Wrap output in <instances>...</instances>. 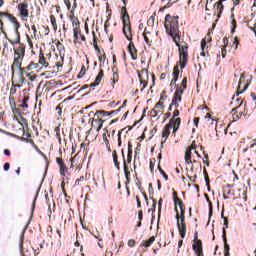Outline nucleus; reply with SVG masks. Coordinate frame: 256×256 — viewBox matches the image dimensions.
Masks as SVG:
<instances>
[{"mask_svg": "<svg viewBox=\"0 0 256 256\" xmlns=\"http://www.w3.org/2000/svg\"><path fill=\"white\" fill-rule=\"evenodd\" d=\"M181 125V118H172L170 123L167 124L164 129H179Z\"/></svg>", "mask_w": 256, "mask_h": 256, "instance_id": "11", "label": "nucleus"}, {"mask_svg": "<svg viewBox=\"0 0 256 256\" xmlns=\"http://www.w3.org/2000/svg\"><path fill=\"white\" fill-rule=\"evenodd\" d=\"M225 1L227 0H219L215 5H214V9H216V11L218 12L217 17L219 19V17H221V13H223V3H225Z\"/></svg>", "mask_w": 256, "mask_h": 256, "instance_id": "17", "label": "nucleus"}, {"mask_svg": "<svg viewBox=\"0 0 256 256\" xmlns=\"http://www.w3.org/2000/svg\"><path fill=\"white\" fill-rule=\"evenodd\" d=\"M216 131V136L221 137L222 135H227L229 132V129H222V130H215Z\"/></svg>", "mask_w": 256, "mask_h": 256, "instance_id": "41", "label": "nucleus"}, {"mask_svg": "<svg viewBox=\"0 0 256 256\" xmlns=\"http://www.w3.org/2000/svg\"><path fill=\"white\" fill-rule=\"evenodd\" d=\"M206 119H208V122L210 123V129H217V125H219V122L217 121V119H213L211 118V114L207 113L206 114Z\"/></svg>", "mask_w": 256, "mask_h": 256, "instance_id": "19", "label": "nucleus"}, {"mask_svg": "<svg viewBox=\"0 0 256 256\" xmlns=\"http://www.w3.org/2000/svg\"><path fill=\"white\" fill-rule=\"evenodd\" d=\"M243 199L244 202L247 201V190L242 191V195L239 194L238 196H235L234 199Z\"/></svg>", "mask_w": 256, "mask_h": 256, "instance_id": "36", "label": "nucleus"}, {"mask_svg": "<svg viewBox=\"0 0 256 256\" xmlns=\"http://www.w3.org/2000/svg\"><path fill=\"white\" fill-rule=\"evenodd\" d=\"M148 25H155V13L154 15L150 16L148 20Z\"/></svg>", "mask_w": 256, "mask_h": 256, "instance_id": "52", "label": "nucleus"}, {"mask_svg": "<svg viewBox=\"0 0 256 256\" xmlns=\"http://www.w3.org/2000/svg\"><path fill=\"white\" fill-rule=\"evenodd\" d=\"M25 239V236L22 234L20 237V243H19V247H20V252L22 254V256H25V254H23V241Z\"/></svg>", "mask_w": 256, "mask_h": 256, "instance_id": "44", "label": "nucleus"}, {"mask_svg": "<svg viewBox=\"0 0 256 256\" xmlns=\"http://www.w3.org/2000/svg\"><path fill=\"white\" fill-rule=\"evenodd\" d=\"M183 208H185V204L183 203V200H181L180 198H175L174 210L176 215H179V209H183Z\"/></svg>", "mask_w": 256, "mask_h": 256, "instance_id": "15", "label": "nucleus"}, {"mask_svg": "<svg viewBox=\"0 0 256 256\" xmlns=\"http://www.w3.org/2000/svg\"><path fill=\"white\" fill-rule=\"evenodd\" d=\"M131 159H133V145H131V143H129L128 144L127 163H131Z\"/></svg>", "mask_w": 256, "mask_h": 256, "instance_id": "23", "label": "nucleus"}, {"mask_svg": "<svg viewBox=\"0 0 256 256\" xmlns=\"http://www.w3.org/2000/svg\"><path fill=\"white\" fill-rule=\"evenodd\" d=\"M9 43H11V45H19V47L23 45V43H21V35L16 36V40L14 42L13 40H9Z\"/></svg>", "mask_w": 256, "mask_h": 256, "instance_id": "34", "label": "nucleus"}, {"mask_svg": "<svg viewBox=\"0 0 256 256\" xmlns=\"http://www.w3.org/2000/svg\"><path fill=\"white\" fill-rule=\"evenodd\" d=\"M155 162H156L155 158L150 159V171L152 172L155 169Z\"/></svg>", "mask_w": 256, "mask_h": 256, "instance_id": "50", "label": "nucleus"}, {"mask_svg": "<svg viewBox=\"0 0 256 256\" xmlns=\"http://www.w3.org/2000/svg\"><path fill=\"white\" fill-rule=\"evenodd\" d=\"M94 133V135H93ZM99 135V129H96L95 132L93 130H88L86 132V137H91L92 139H97V136Z\"/></svg>", "mask_w": 256, "mask_h": 256, "instance_id": "25", "label": "nucleus"}, {"mask_svg": "<svg viewBox=\"0 0 256 256\" xmlns=\"http://www.w3.org/2000/svg\"><path fill=\"white\" fill-rule=\"evenodd\" d=\"M167 92L163 91L160 96V101H167Z\"/></svg>", "mask_w": 256, "mask_h": 256, "instance_id": "59", "label": "nucleus"}, {"mask_svg": "<svg viewBox=\"0 0 256 256\" xmlns=\"http://www.w3.org/2000/svg\"><path fill=\"white\" fill-rule=\"evenodd\" d=\"M185 163L186 165H193V163H197V159L193 156L191 149H187L185 152Z\"/></svg>", "mask_w": 256, "mask_h": 256, "instance_id": "9", "label": "nucleus"}, {"mask_svg": "<svg viewBox=\"0 0 256 256\" xmlns=\"http://www.w3.org/2000/svg\"><path fill=\"white\" fill-rule=\"evenodd\" d=\"M22 133V137H18L16 135H14V137H17L18 139H20L21 141H26V143H30V145H32V147H35V141H33V139H29L31 138V132H29V129H22L21 130Z\"/></svg>", "mask_w": 256, "mask_h": 256, "instance_id": "7", "label": "nucleus"}, {"mask_svg": "<svg viewBox=\"0 0 256 256\" xmlns=\"http://www.w3.org/2000/svg\"><path fill=\"white\" fill-rule=\"evenodd\" d=\"M56 163H57L59 166L65 164V162L63 161V158H59V157L56 158Z\"/></svg>", "mask_w": 256, "mask_h": 256, "instance_id": "63", "label": "nucleus"}, {"mask_svg": "<svg viewBox=\"0 0 256 256\" xmlns=\"http://www.w3.org/2000/svg\"><path fill=\"white\" fill-rule=\"evenodd\" d=\"M180 87H182L183 89H187V77L183 78Z\"/></svg>", "mask_w": 256, "mask_h": 256, "instance_id": "56", "label": "nucleus"}, {"mask_svg": "<svg viewBox=\"0 0 256 256\" xmlns=\"http://www.w3.org/2000/svg\"><path fill=\"white\" fill-rule=\"evenodd\" d=\"M176 220L179 235L181 239H185V235H187V222H185V219H179V214H176Z\"/></svg>", "mask_w": 256, "mask_h": 256, "instance_id": "5", "label": "nucleus"}, {"mask_svg": "<svg viewBox=\"0 0 256 256\" xmlns=\"http://www.w3.org/2000/svg\"><path fill=\"white\" fill-rule=\"evenodd\" d=\"M187 149H190V151H196L197 144L195 143V141H193L192 144Z\"/></svg>", "mask_w": 256, "mask_h": 256, "instance_id": "53", "label": "nucleus"}, {"mask_svg": "<svg viewBox=\"0 0 256 256\" xmlns=\"http://www.w3.org/2000/svg\"><path fill=\"white\" fill-rule=\"evenodd\" d=\"M75 9H77V1L74 0V3H73V6H72V9L70 11L71 15H75Z\"/></svg>", "mask_w": 256, "mask_h": 256, "instance_id": "55", "label": "nucleus"}, {"mask_svg": "<svg viewBox=\"0 0 256 256\" xmlns=\"http://www.w3.org/2000/svg\"><path fill=\"white\" fill-rule=\"evenodd\" d=\"M204 177H205L206 185L208 187V191H210L211 185L209 184V174H207V170L205 168H204Z\"/></svg>", "mask_w": 256, "mask_h": 256, "instance_id": "42", "label": "nucleus"}, {"mask_svg": "<svg viewBox=\"0 0 256 256\" xmlns=\"http://www.w3.org/2000/svg\"><path fill=\"white\" fill-rule=\"evenodd\" d=\"M205 47H207V41L202 40L201 41V50H202V52L200 53L201 57H205Z\"/></svg>", "mask_w": 256, "mask_h": 256, "instance_id": "39", "label": "nucleus"}, {"mask_svg": "<svg viewBox=\"0 0 256 256\" xmlns=\"http://www.w3.org/2000/svg\"><path fill=\"white\" fill-rule=\"evenodd\" d=\"M39 67V64L35 63V62H31L27 67L26 70L27 71H33V69H37Z\"/></svg>", "mask_w": 256, "mask_h": 256, "instance_id": "37", "label": "nucleus"}, {"mask_svg": "<svg viewBox=\"0 0 256 256\" xmlns=\"http://www.w3.org/2000/svg\"><path fill=\"white\" fill-rule=\"evenodd\" d=\"M159 113H161V110L152 109L150 112V116L157 117V115H159Z\"/></svg>", "mask_w": 256, "mask_h": 256, "instance_id": "46", "label": "nucleus"}, {"mask_svg": "<svg viewBox=\"0 0 256 256\" xmlns=\"http://www.w3.org/2000/svg\"><path fill=\"white\" fill-rule=\"evenodd\" d=\"M128 51L131 55V58L133 61H137V48H135V44L133 42H130L128 45Z\"/></svg>", "mask_w": 256, "mask_h": 256, "instance_id": "13", "label": "nucleus"}, {"mask_svg": "<svg viewBox=\"0 0 256 256\" xmlns=\"http://www.w3.org/2000/svg\"><path fill=\"white\" fill-rule=\"evenodd\" d=\"M173 76L179 77V65L174 66Z\"/></svg>", "mask_w": 256, "mask_h": 256, "instance_id": "57", "label": "nucleus"}, {"mask_svg": "<svg viewBox=\"0 0 256 256\" xmlns=\"http://www.w3.org/2000/svg\"><path fill=\"white\" fill-rule=\"evenodd\" d=\"M39 63L44 67H47V65H49L47 61H45V56L42 54V52H40V55H39Z\"/></svg>", "mask_w": 256, "mask_h": 256, "instance_id": "33", "label": "nucleus"}, {"mask_svg": "<svg viewBox=\"0 0 256 256\" xmlns=\"http://www.w3.org/2000/svg\"><path fill=\"white\" fill-rule=\"evenodd\" d=\"M158 171L162 174L165 181H169V176L163 171V168H161V162L158 163Z\"/></svg>", "mask_w": 256, "mask_h": 256, "instance_id": "28", "label": "nucleus"}, {"mask_svg": "<svg viewBox=\"0 0 256 256\" xmlns=\"http://www.w3.org/2000/svg\"><path fill=\"white\" fill-rule=\"evenodd\" d=\"M50 21H51V25L52 27H55V25H57V20L55 19V16H50Z\"/></svg>", "mask_w": 256, "mask_h": 256, "instance_id": "61", "label": "nucleus"}, {"mask_svg": "<svg viewBox=\"0 0 256 256\" xmlns=\"http://www.w3.org/2000/svg\"><path fill=\"white\" fill-rule=\"evenodd\" d=\"M20 79H19V83H21L23 85V83H27V79H25V76L23 74H19Z\"/></svg>", "mask_w": 256, "mask_h": 256, "instance_id": "60", "label": "nucleus"}, {"mask_svg": "<svg viewBox=\"0 0 256 256\" xmlns=\"http://www.w3.org/2000/svg\"><path fill=\"white\" fill-rule=\"evenodd\" d=\"M27 101H29V96H24L20 107H22L23 109H29V105L27 104Z\"/></svg>", "mask_w": 256, "mask_h": 256, "instance_id": "30", "label": "nucleus"}, {"mask_svg": "<svg viewBox=\"0 0 256 256\" xmlns=\"http://www.w3.org/2000/svg\"><path fill=\"white\" fill-rule=\"evenodd\" d=\"M179 16L172 17L171 14H167L164 21V27L168 35L173 38L175 45L179 46L181 41V32L179 31Z\"/></svg>", "mask_w": 256, "mask_h": 256, "instance_id": "1", "label": "nucleus"}, {"mask_svg": "<svg viewBox=\"0 0 256 256\" xmlns=\"http://www.w3.org/2000/svg\"><path fill=\"white\" fill-rule=\"evenodd\" d=\"M101 115L102 117H111V113H109L108 111H105V110L96 111L92 121V127H94V129H101L103 127L104 121L103 119H101Z\"/></svg>", "mask_w": 256, "mask_h": 256, "instance_id": "4", "label": "nucleus"}, {"mask_svg": "<svg viewBox=\"0 0 256 256\" xmlns=\"http://www.w3.org/2000/svg\"><path fill=\"white\" fill-rule=\"evenodd\" d=\"M27 7H29V4L27 2H23L18 5V9L22 17H29V10L27 9Z\"/></svg>", "mask_w": 256, "mask_h": 256, "instance_id": "12", "label": "nucleus"}, {"mask_svg": "<svg viewBox=\"0 0 256 256\" xmlns=\"http://www.w3.org/2000/svg\"><path fill=\"white\" fill-rule=\"evenodd\" d=\"M6 17L9 19V21H11V23H14L17 21V18H15V16H13V14H6Z\"/></svg>", "mask_w": 256, "mask_h": 256, "instance_id": "47", "label": "nucleus"}, {"mask_svg": "<svg viewBox=\"0 0 256 256\" xmlns=\"http://www.w3.org/2000/svg\"><path fill=\"white\" fill-rule=\"evenodd\" d=\"M135 243L136 242L133 239L128 240V247H133L135 245Z\"/></svg>", "mask_w": 256, "mask_h": 256, "instance_id": "64", "label": "nucleus"}, {"mask_svg": "<svg viewBox=\"0 0 256 256\" xmlns=\"http://www.w3.org/2000/svg\"><path fill=\"white\" fill-rule=\"evenodd\" d=\"M74 43L77 44L79 40V35H81V29L79 27L74 28Z\"/></svg>", "mask_w": 256, "mask_h": 256, "instance_id": "26", "label": "nucleus"}, {"mask_svg": "<svg viewBox=\"0 0 256 256\" xmlns=\"http://www.w3.org/2000/svg\"><path fill=\"white\" fill-rule=\"evenodd\" d=\"M155 243V236L150 237L148 240H143L140 247H151Z\"/></svg>", "mask_w": 256, "mask_h": 256, "instance_id": "20", "label": "nucleus"}, {"mask_svg": "<svg viewBox=\"0 0 256 256\" xmlns=\"http://www.w3.org/2000/svg\"><path fill=\"white\" fill-rule=\"evenodd\" d=\"M222 239L224 241V256H229V244H227V230L223 228Z\"/></svg>", "mask_w": 256, "mask_h": 256, "instance_id": "14", "label": "nucleus"}, {"mask_svg": "<svg viewBox=\"0 0 256 256\" xmlns=\"http://www.w3.org/2000/svg\"><path fill=\"white\" fill-rule=\"evenodd\" d=\"M181 101H182V97L173 96L171 105L177 109L179 107V103H181Z\"/></svg>", "mask_w": 256, "mask_h": 256, "instance_id": "24", "label": "nucleus"}, {"mask_svg": "<svg viewBox=\"0 0 256 256\" xmlns=\"http://www.w3.org/2000/svg\"><path fill=\"white\" fill-rule=\"evenodd\" d=\"M55 45L59 53H62V51H65V46L61 42H59V40L56 41Z\"/></svg>", "mask_w": 256, "mask_h": 256, "instance_id": "40", "label": "nucleus"}, {"mask_svg": "<svg viewBox=\"0 0 256 256\" xmlns=\"http://www.w3.org/2000/svg\"><path fill=\"white\" fill-rule=\"evenodd\" d=\"M86 71H87V68H85V66H82L79 74L77 75V79H83V77H85Z\"/></svg>", "mask_w": 256, "mask_h": 256, "instance_id": "38", "label": "nucleus"}, {"mask_svg": "<svg viewBox=\"0 0 256 256\" xmlns=\"http://www.w3.org/2000/svg\"><path fill=\"white\" fill-rule=\"evenodd\" d=\"M103 77H104L103 70H100L94 82H96L97 85H99L101 81H103Z\"/></svg>", "mask_w": 256, "mask_h": 256, "instance_id": "29", "label": "nucleus"}, {"mask_svg": "<svg viewBox=\"0 0 256 256\" xmlns=\"http://www.w3.org/2000/svg\"><path fill=\"white\" fill-rule=\"evenodd\" d=\"M122 159L124 165V175L126 177L127 183L131 181V172L129 171V166L127 165V160H125V152L122 150Z\"/></svg>", "mask_w": 256, "mask_h": 256, "instance_id": "10", "label": "nucleus"}, {"mask_svg": "<svg viewBox=\"0 0 256 256\" xmlns=\"http://www.w3.org/2000/svg\"><path fill=\"white\" fill-rule=\"evenodd\" d=\"M223 43H224V48H222L221 53H222V57L225 58V55H227V49H225V47L229 45V40L227 38H224Z\"/></svg>", "mask_w": 256, "mask_h": 256, "instance_id": "27", "label": "nucleus"}, {"mask_svg": "<svg viewBox=\"0 0 256 256\" xmlns=\"http://www.w3.org/2000/svg\"><path fill=\"white\" fill-rule=\"evenodd\" d=\"M184 91H185V89H183L181 86L177 87L173 97H181V95H183Z\"/></svg>", "mask_w": 256, "mask_h": 256, "instance_id": "32", "label": "nucleus"}, {"mask_svg": "<svg viewBox=\"0 0 256 256\" xmlns=\"http://www.w3.org/2000/svg\"><path fill=\"white\" fill-rule=\"evenodd\" d=\"M235 29H237V21L235 19L232 20V28L231 33L235 32Z\"/></svg>", "mask_w": 256, "mask_h": 256, "instance_id": "54", "label": "nucleus"}, {"mask_svg": "<svg viewBox=\"0 0 256 256\" xmlns=\"http://www.w3.org/2000/svg\"><path fill=\"white\" fill-rule=\"evenodd\" d=\"M179 219H185V207L180 208Z\"/></svg>", "mask_w": 256, "mask_h": 256, "instance_id": "51", "label": "nucleus"}, {"mask_svg": "<svg viewBox=\"0 0 256 256\" xmlns=\"http://www.w3.org/2000/svg\"><path fill=\"white\" fill-rule=\"evenodd\" d=\"M176 47H178L180 62L187 63L189 57V53L187 52V50L189 49V47L187 45L183 46L181 44L176 45Z\"/></svg>", "mask_w": 256, "mask_h": 256, "instance_id": "6", "label": "nucleus"}, {"mask_svg": "<svg viewBox=\"0 0 256 256\" xmlns=\"http://www.w3.org/2000/svg\"><path fill=\"white\" fill-rule=\"evenodd\" d=\"M70 21H72L73 27H79V25H81V23L79 22V19L76 18V22L73 21V16L70 17Z\"/></svg>", "mask_w": 256, "mask_h": 256, "instance_id": "49", "label": "nucleus"}, {"mask_svg": "<svg viewBox=\"0 0 256 256\" xmlns=\"http://www.w3.org/2000/svg\"><path fill=\"white\" fill-rule=\"evenodd\" d=\"M34 255L37 256L41 253V249L39 247H33Z\"/></svg>", "mask_w": 256, "mask_h": 256, "instance_id": "62", "label": "nucleus"}, {"mask_svg": "<svg viewBox=\"0 0 256 256\" xmlns=\"http://www.w3.org/2000/svg\"><path fill=\"white\" fill-rule=\"evenodd\" d=\"M60 175L61 177H65V173H67L68 168L65 164H61L60 166Z\"/></svg>", "mask_w": 256, "mask_h": 256, "instance_id": "35", "label": "nucleus"}, {"mask_svg": "<svg viewBox=\"0 0 256 256\" xmlns=\"http://www.w3.org/2000/svg\"><path fill=\"white\" fill-rule=\"evenodd\" d=\"M112 157H113V162H114V165H115L116 169L118 171H120L121 170V166L119 164V156L117 155V150H114L112 152Z\"/></svg>", "mask_w": 256, "mask_h": 256, "instance_id": "21", "label": "nucleus"}, {"mask_svg": "<svg viewBox=\"0 0 256 256\" xmlns=\"http://www.w3.org/2000/svg\"><path fill=\"white\" fill-rule=\"evenodd\" d=\"M138 79L140 81V85H142V87L140 88V91L143 92V90L147 87V81L143 80V78L141 77V74H138Z\"/></svg>", "mask_w": 256, "mask_h": 256, "instance_id": "31", "label": "nucleus"}, {"mask_svg": "<svg viewBox=\"0 0 256 256\" xmlns=\"http://www.w3.org/2000/svg\"><path fill=\"white\" fill-rule=\"evenodd\" d=\"M163 207V198H160L158 201V217H161V209Z\"/></svg>", "mask_w": 256, "mask_h": 256, "instance_id": "45", "label": "nucleus"}, {"mask_svg": "<svg viewBox=\"0 0 256 256\" xmlns=\"http://www.w3.org/2000/svg\"><path fill=\"white\" fill-rule=\"evenodd\" d=\"M121 19L123 23V34L127 41H133V36L131 35V20L129 19V13L125 6H123L121 10Z\"/></svg>", "mask_w": 256, "mask_h": 256, "instance_id": "2", "label": "nucleus"}, {"mask_svg": "<svg viewBox=\"0 0 256 256\" xmlns=\"http://www.w3.org/2000/svg\"><path fill=\"white\" fill-rule=\"evenodd\" d=\"M18 122L22 125V127H27V119H25L23 116L18 118Z\"/></svg>", "mask_w": 256, "mask_h": 256, "instance_id": "43", "label": "nucleus"}, {"mask_svg": "<svg viewBox=\"0 0 256 256\" xmlns=\"http://www.w3.org/2000/svg\"><path fill=\"white\" fill-rule=\"evenodd\" d=\"M102 137L106 147H109V138L111 137V133H109V130L104 129Z\"/></svg>", "mask_w": 256, "mask_h": 256, "instance_id": "22", "label": "nucleus"}, {"mask_svg": "<svg viewBox=\"0 0 256 256\" xmlns=\"http://www.w3.org/2000/svg\"><path fill=\"white\" fill-rule=\"evenodd\" d=\"M144 41L145 43L151 47V40H149V36H147V33H143Z\"/></svg>", "mask_w": 256, "mask_h": 256, "instance_id": "48", "label": "nucleus"}, {"mask_svg": "<svg viewBox=\"0 0 256 256\" xmlns=\"http://www.w3.org/2000/svg\"><path fill=\"white\" fill-rule=\"evenodd\" d=\"M83 181H85V176H80V178L76 179L75 185H81Z\"/></svg>", "mask_w": 256, "mask_h": 256, "instance_id": "58", "label": "nucleus"}, {"mask_svg": "<svg viewBox=\"0 0 256 256\" xmlns=\"http://www.w3.org/2000/svg\"><path fill=\"white\" fill-rule=\"evenodd\" d=\"M170 135H171V131L169 129H164L162 131V139L164 140L161 141L160 149H163V145L167 143V139H169Z\"/></svg>", "mask_w": 256, "mask_h": 256, "instance_id": "18", "label": "nucleus"}, {"mask_svg": "<svg viewBox=\"0 0 256 256\" xmlns=\"http://www.w3.org/2000/svg\"><path fill=\"white\" fill-rule=\"evenodd\" d=\"M231 187H233L231 184H227L223 187V199H229V195H235V193L232 192Z\"/></svg>", "mask_w": 256, "mask_h": 256, "instance_id": "16", "label": "nucleus"}, {"mask_svg": "<svg viewBox=\"0 0 256 256\" xmlns=\"http://www.w3.org/2000/svg\"><path fill=\"white\" fill-rule=\"evenodd\" d=\"M25 59V44H20L18 48H14V61L11 66L12 75H15V67H21Z\"/></svg>", "mask_w": 256, "mask_h": 256, "instance_id": "3", "label": "nucleus"}, {"mask_svg": "<svg viewBox=\"0 0 256 256\" xmlns=\"http://www.w3.org/2000/svg\"><path fill=\"white\" fill-rule=\"evenodd\" d=\"M192 249L197 256H205L203 254V242L201 240L194 241Z\"/></svg>", "mask_w": 256, "mask_h": 256, "instance_id": "8", "label": "nucleus"}]
</instances>
